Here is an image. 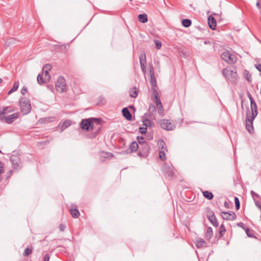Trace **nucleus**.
Wrapping results in <instances>:
<instances>
[{
	"mask_svg": "<svg viewBox=\"0 0 261 261\" xmlns=\"http://www.w3.org/2000/svg\"><path fill=\"white\" fill-rule=\"evenodd\" d=\"M91 120H93L94 122H95V123L98 125V127L96 130V132L94 133V134L93 136V137L94 138L97 135H98L99 132L101 129V123L102 121L101 118H90L83 119L80 123V127L83 130L89 131L90 130Z\"/></svg>",
	"mask_w": 261,
	"mask_h": 261,
	"instance_id": "f257e3e1",
	"label": "nucleus"
},
{
	"mask_svg": "<svg viewBox=\"0 0 261 261\" xmlns=\"http://www.w3.org/2000/svg\"><path fill=\"white\" fill-rule=\"evenodd\" d=\"M223 76L231 83L236 84L238 80V75L234 67L228 66L222 71Z\"/></svg>",
	"mask_w": 261,
	"mask_h": 261,
	"instance_id": "f03ea898",
	"label": "nucleus"
},
{
	"mask_svg": "<svg viewBox=\"0 0 261 261\" xmlns=\"http://www.w3.org/2000/svg\"><path fill=\"white\" fill-rule=\"evenodd\" d=\"M19 104L21 111L24 115L28 114L30 112L32 107L30 101L29 99L25 97L20 98Z\"/></svg>",
	"mask_w": 261,
	"mask_h": 261,
	"instance_id": "7ed1b4c3",
	"label": "nucleus"
},
{
	"mask_svg": "<svg viewBox=\"0 0 261 261\" xmlns=\"http://www.w3.org/2000/svg\"><path fill=\"white\" fill-rule=\"evenodd\" d=\"M56 89L59 93H64L67 91V85L65 79L63 76H59L55 84Z\"/></svg>",
	"mask_w": 261,
	"mask_h": 261,
	"instance_id": "20e7f679",
	"label": "nucleus"
},
{
	"mask_svg": "<svg viewBox=\"0 0 261 261\" xmlns=\"http://www.w3.org/2000/svg\"><path fill=\"white\" fill-rule=\"evenodd\" d=\"M221 57L223 60L229 64L236 63L237 58L236 55L232 54L229 51H225L221 54Z\"/></svg>",
	"mask_w": 261,
	"mask_h": 261,
	"instance_id": "39448f33",
	"label": "nucleus"
},
{
	"mask_svg": "<svg viewBox=\"0 0 261 261\" xmlns=\"http://www.w3.org/2000/svg\"><path fill=\"white\" fill-rule=\"evenodd\" d=\"M138 155L140 157L147 156L150 151V147L148 144L146 142L139 145Z\"/></svg>",
	"mask_w": 261,
	"mask_h": 261,
	"instance_id": "423d86ee",
	"label": "nucleus"
},
{
	"mask_svg": "<svg viewBox=\"0 0 261 261\" xmlns=\"http://www.w3.org/2000/svg\"><path fill=\"white\" fill-rule=\"evenodd\" d=\"M206 215L208 220L214 226L218 227L219 226V222L213 211L207 208Z\"/></svg>",
	"mask_w": 261,
	"mask_h": 261,
	"instance_id": "0eeeda50",
	"label": "nucleus"
},
{
	"mask_svg": "<svg viewBox=\"0 0 261 261\" xmlns=\"http://www.w3.org/2000/svg\"><path fill=\"white\" fill-rule=\"evenodd\" d=\"M160 124L161 128L167 130H173L175 127V126L173 122L170 120L167 119H163L161 121Z\"/></svg>",
	"mask_w": 261,
	"mask_h": 261,
	"instance_id": "6e6552de",
	"label": "nucleus"
},
{
	"mask_svg": "<svg viewBox=\"0 0 261 261\" xmlns=\"http://www.w3.org/2000/svg\"><path fill=\"white\" fill-rule=\"evenodd\" d=\"M10 160L13 164V168L15 169H20L21 167V163L19 156L15 154L11 155Z\"/></svg>",
	"mask_w": 261,
	"mask_h": 261,
	"instance_id": "1a4fd4ad",
	"label": "nucleus"
},
{
	"mask_svg": "<svg viewBox=\"0 0 261 261\" xmlns=\"http://www.w3.org/2000/svg\"><path fill=\"white\" fill-rule=\"evenodd\" d=\"M50 79V75L47 71L46 73L39 74L37 76V82L39 85H43L48 82Z\"/></svg>",
	"mask_w": 261,
	"mask_h": 261,
	"instance_id": "9d476101",
	"label": "nucleus"
},
{
	"mask_svg": "<svg viewBox=\"0 0 261 261\" xmlns=\"http://www.w3.org/2000/svg\"><path fill=\"white\" fill-rule=\"evenodd\" d=\"M221 216L223 219L226 220H233L237 218L236 213L232 211L222 212H221Z\"/></svg>",
	"mask_w": 261,
	"mask_h": 261,
	"instance_id": "9b49d317",
	"label": "nucleus"
},
{
	"mask_svg": "<svg viewBox=\"0 0 261 261\" xmlns=\"http://www.w3.org/2000/svg\"><path fill=\"white\" fill-rule=\"evenodd\" d=\"M19 115L18 113H15L7 117L2 116V118L3 120L4 119L7 123L10 124L16 119L19 117Z\"/></svg>",
	"mask_w": 261,
	"mask_h": 261,
	"instance_id": "f8f14e48",
	"label": "nucleus"
},
{
	"mask_svg": "<svg viewBox=\"0 0 261 261\" xmlns=\"http://www.w3.org/2000/svg\"><path fill=\"white\" fill-rule=\"evenodd\" d=\"M69 212L74 218H77L80 215V213L77 210V206L73 204L70 206Z\"/></svg>",
	"mask_w": 261,
	"mask_h": 261,
	"instance_id": "ddd939ff",
	"label": "nucleus"
},
{
	"mask_svg": "<svg viewBox=\"0 0 261 261\" xmlns=\"http://www.w3.org/2000/svg\"><path fill=\"white\" fill-rule=\"evenodd\" d=\"M164 172L169 178L172 179L174 176V169L172 166H166L164 168Z\"/></svg>",
	"mask_w": 261,
	"mask_h": 261,
	"instance_id": "4468645a",
	"label": "nucleus"
},
{
	"mask_svg": "<svg viewBox=\"0 0 261 261\" xmlns=\"http://www.w3.org/2000/svg\"><path fill=\"white\" fill-rule=\"evenodd\" d=\"M257 115V112L254 111L253 112H250L249 111L246 114V122H253Z\"/></svg>",
	"mask_w": 261,
	"mask_h": 261,
	"instance_id": "2eb2a0df",
	"label": "nucleus"
},
{
	"mask_svg": "<svg viewBox=\"0 0 261 261\" xmlns=\"http://www.w3.org/2000/svg\"><path fill=\"white\" fill-rule=\"evenodd\" d=\"M195 244L198 248L207 247V243L204 239L201 238H198L196 239Z\"/></svg>",
	"mask_w": 261,
	"mask_h": 261,
	"instance_id": "dca6fc26",
	"label": "nucleus"
},
{
	"mask_svg": "<svg viewBox=\"0 0 261 261\" xmlns=\"http://www.w3.org/2000/svg\"><path fill=\"white\" fill-rule=\"evenodd\" d=\"M208 24L211 29L213 30H215L217 22L215 18L212 15H210L208 17Z\"/></svg>",
	"mask_w": 261,
	"mask_h": 261,
	"instance_id": "f3484780",
	"label": "nucleus"
},
{
	"mask_svg": "<svg viewBox=\"0 0 261 261\" xmlns=\"http://www.w3.org/2000/svg\"><path fill=\"white\" fill-rule=\"evenodd\" d=\"M140 64L141 69L146 68V58L145 53L142 54L139 57Z\"/></svg>",
	"mask_w": 261,
	"mask_h": 261,
	"instance_id": "a211bd4d",
	"label": "nucleus"
},
{
	"mask_svg": "<svg viewBox=\"0 0 261 261\" xmlns=\"http://www.w3.org/2000/svg\"><path fill=\"white\" fill-rule=\"evenodd\" d=\"M123 116L126 118V120L130 121L132 119V116L129 111L127 108H124L122 110Z\"/></svg>",
	"mask_w": 261,
	"mask_h": 261,
	"instance_id": "6ab92c4d",
	"label": "nucleus"
},
{
	"mask_svg": "<svg viewBox=\"0 0 261 261\" xmlns=\"http://www.w3.org/2000/svg\"><path fill=\"white\" fill-rule=\"evenodd\" d=\"M14 111V109L11 107H5L3 109V111L0 112V119L3 120L2 116H4L5 114L8 113H11Z\"/></svg>",
	"mask_w": 261,
	"mask_h": 261,
	"instance_id": "aec40b11",
	"label": "nucleus"
},
{
	"mask_svg": "<svg viewBox=\"0 0 261 261\" xmlns=\"http://www.w3.org/2000/svg\"><path fill=\"white\" fill-rule=\"evenodd\" d=\"M153 94L154 96V101L156 104V106L160 105L161 103H162L159 94L155 88H153Z\"/></svg>",
	"mask_w": 261,
	"mask_h": 261,
	"instance_id": "412c9836",
	"label": "nucleus"
},
{
	"mask_svg": "<svg viewBox=\"0 0 261 261\" xmlns=\"http://www.w3.org/2000/svg\"><path fill=\"white\" fill-rule=\"evenodd\" d=\"M129 93L131 97L136 98L138 95V90L136 87H133L129 89Z\"/></svg>",
	"mask_w": 261,
	"mask_h": 261,
	"instance_id": "4be33fe9",
	"label": "nucleus"
},
{
	"mask_svg": "<svg viewBox=\"0 0 261 261\" xmlns=\"http://www.w3.org/2000/svg\"><path fill=\"white\" fill-rule=\"evenodd\" d=\"M213 236V231L212 227H209L206 230L205 237L207 240H210Z\"/></svg>",
	"mask_w": 261,
	"mask_h": 261,
	"instance_id": "5701e85b",
	"label": "nucleus"
},
{
	"mask_svg": "<svg viewBox=\"0 0 261 261\" xmlns=\"http://www.w3.org/2000/svg\"><path fill=\"white\" fill-rule=\"evenodd\" d=\"M156 112V108L154 104L150 103L149 106L148 113L149 116H154V114Z\"/></svg>",
	"mask_w": 261,
	"mask_h": 261,
	"instance_id": "b1692460",
	"label": "nucleus"
},
{
	"mask_svg": "<svg viewBox=\"0 0 261 261\" xmlns=\"http://www.w3.org/2000/svg\"><path fill=\"white\" fill-rule=\"evenodd\" d=\"M130 149L131 150V152H135L139 149V146L136 141H134L131 143L129 145Z\"/></svg>",
	"mask_w": 261,
	"mask_h": 261,
	"instance_id": "393cba45",
	"label": "nucleus"
},
{
	"mask_svg": "<svg viewBox=\"0 0 261 261\" xmlns=\"http://www.w3.org/2000/svg\"><path fill=\"white\" fill-rule=\"evenodd\" d=\"M202 194L203 196L208 200H211L214 197L213 194L211 192L208 191H204L202 192Z\"/></svg>",
	"mask_w": 261,
	"mask_h": 261,
	"instance_id": "a878e982",
	"label": "nucleus"
},
{
	"mask_svg": "<svg viewBox=\"0 0 261 261\" xmlns=\"http://www.w3.org/2000/svg\"><path fill=\"white\" fill-rule=\"evenodd\" d=\"M159 150H164L167 151V147L165 142L163 140H160L158 142Z\"/></svg>",
	"mask_w": 261,
	"mask_h": 261,
	"instance_id": "bb28decb",
	"label": "nucleus"
},
{
	"mask_svg": "<svg viewBox=\"0 0 261 261\" xmlns=\"http://www.w3.org/2000/svg\"><path fill=\"white\" fill-rule=\"evenodd\" d=\"M138 19L142 23H146L148 21L147 15L146 14H139Z\"/></svg>",
	"mask_w": 261,
	"mask_h": 261,
	"instance_id": "cd10ccee",
	"label": "nucleus"
},
{
	"mask_svg": "<svg viewBox=\"0 0 261 261\" xmlns=\"http://www.w3.org/2000/svg\"><path fill=\"white\" fill-rule=\"evenodd\" d=\"M71 124V122L70 120H66L63 122V123L61 124V129L62 130H64L68 126H69Z\"/></svg>",
	"mask_w": 261,
	"mask_h": 261,
	"instance_id": "c85d7f7f",
	"label": "nucleus"
},
{
	"mask_svg": "<svg viewBox=\"0 0 261 261\" xmlns=\"http://www.w3.org/2000/svg\"><path fill=\"white\" fill-rule=\"evenodd\" d=\"M246 127L249 133H252L254 131L253 122H246Z\"/></svg>",
	"mask_w": 261,
	"mask_h": 261,
	"instance_id": "c756f323",
	"label": "nucleus"
},
{
	"mask_svg": "<svg viewBox=\"0 0 261 261\" xmlns=\"http://www.w3.org/2000/svg\"><path fill=\"white\" fill-rule=\"evenodd\" d=\"M19 83L18 81L15 82L14 84L13 87L8 92V94H10L11 93L16 91L18 87H19Z\"/></svg>",
	"mask_w": 261,
	"mask_h": 261,
	"instance_id": "7c9ffc66",
	"label": "nucleus"
},
{
	"mask_svg": "<svg viewBox=\"0 0 261 261\" xmlns=\"http://www.w3.org/2000/svg\"><path fill=\"white\" fill-rule=\"evenodd\" d=\"M192 24V21L189 19H184L182 20V24L185 28L189 27Z\"/></svg>",
	"mask_w": 261,
	"mask_h": 261,
	"instance_id": "2f4dec72",
	"label": "nucleus"
},
{
	"mask_svg": "<svg viewBox=\"0 0 261 261\" xmlns=\"http://www.w3.org/2000/svg\"><path fill=\"white\" fill-rule=\"evenodd\" d=\"M246 233L248 237L250 238H255V236L254 233V231L253 230L250 229L249 228H247L245 229Z\"/></svg>",
	"mask_w": 261,
	"mask_h": 261,
	"instance_id": "473e14b6",
	"label": "nucleus"
},
{
	"mask_svg": "<svg viewBox=\"0 0 261 261\" xmlns=\"http://www.w3.org/2000/svg\"><path fill=\"white\" fill-rule=\"evenodd\" d=\"M150 83L152 86V90L156 86V81L155 76L150 77Z\"/></svg>",
	"mask_w": 261,
	"mask_h": 261,
	"instance_id": "72a5a7b5",
	"label": "nucleus"
},
{
	"mask_svg": "<svg viewBox=\"0 0 261 261\" xmlns=\"http://www.w3.org/2000/svg\"><path fill=\"white\" fill-rule=\"evenodd\" d=\"M148 66H149L148 70H149V73L150 77L155 76L154 75V67H153L152 64L151 63L149 64Z\"/></svg>",
	"mask_w": 261,
	"mask_h": 261,
	"instance_id": "f704fd0d",
	"label": "nucleus"
},
{
	"mask_svg": "<svg viewBox=\"0 0 261 261\" xmlns=\"http://www.w3.org/2000/svg\"><path fill=\"white\" fill-rule=\"evenodd\" d=\"M52 66L50 64H46L42 69L43 73H46V71L48 73V71L51 70Z\"/></svg>",
	"mask_w": 261,
	"mask_h": 261,
	"instance_id": "c9c22d12",
	"label": "nucleus"
},
{
	"mask_svg": "<svg viewBox=\"0 0 261 261\" xmlns=\"http://www.w3.org/2000/svg\"><path fill=\"white\" fill-rule=\"evenodd\" d=\"M251 103V111L250 112H253L254 111L257 112V105L255 101H252Z\"/></svg>",
	"mask_w": 261,
	"mask_h": 261,
	"instance_id": "e433bc0d",
	"label": "nucleus"
},
{
	"mask_svg": "<svg viewBox=\"0 0 261 261\" xmlns=\"http://www.w3.org/2000/svg\"><path fill=\"white\" fill-rule=\"evenodd\" d=\"M32 249H30L29 247H27V248L25 249L23 253V255L24 256H28L32 253Z\"/></svg>",
	"mask_w": 261,
	"mask_h": 261,
	"instance_id": "4c0bfd02",
	"label": "nucleus"
},
{
	"mask_svg": "<svg viewBox=\"0 0 261 261\" xmlns=\"http://www.w3.org/2000/svg\"><path fill=\"white\" fill-rule=\"evenodd\" d=\"M165 151H166L164 150H159V158L162 161H163L166 159Z\"/></svg>",
	"mask_w": 261,
	"mask_h": 261,
	"instance_id": "58836bf2",
	"label": "nucleus"
},
{
	"mask_svg": "<svg viewBox=\"0 0 261 261\" xmlns=\"http://www.w3.org/2000/svg\"><path fill=\"white\" fill-rule=\"evenodd\" d=\"M152 122L148 119H145L143 120V124L146 127L151 126L152 125Z\"/></svg>",
	"mask_w": 261,
	"mask_h": 261,
	"instance_id": "ea45409f",
	"label": "nucleus"
},
{
	"mask_svg": "<svg viewBox=\"0 0 261 261\" xmlns=\"http://www.w3.org/2000/svg\"><path fill=\"white\" fill-rule=\"evenodd\" d=\"M244 74L245 75V77L246 79V80L248 81V82H250L251 81V74L249 73V72L248 71V70H245V72H244Z\"/></svg>",
	"mask_w": 261,
	"mask_h": 261,
	"instance_id": "a19ab883",
	"label": "nucleus"
},
{
	"mask_svg": "<svg viewBox=\"0 0 261 261\" xmlns=\"http://www.w3.org/2000/svg\"><path fill=\"white\" fill-rule=\"evenodd\" d=\"M157 109L158 110L159 113L161 115L163 116L164 113V110H163V107L162 106V103H161L160 105L156 106Z\"/></svg>",
	"mask_w": 261,
	"mask_h": 261,
	"instance_id": "79ce46f5",
	"label": "nucleus"
},
{
	"mask_svg": "<svg viewBox=\"0 0 261 261\" xmlns=\"http://www.w3.org/2000/svg\"><path fill=\"white\" fill-rule=\"evenodd\" d=\"M234 203L236 205V208L238 210L240 207V203L239 198L237 197H234Z\"/></svg>",
	"mask_w": 261,
	"mask_h": 261,
	"instance_id": "37998d69",
	"label": "nucleus"
},
{
	"mask_svg": "<svg viewBox=\"0 0 261 261\" xmlns=\"http://www.w3.org/2000/svg\"><path fill=\"white\" fill-rule=\"evenodd\" d=\"M154 43L155 44V47L156 49H160L162 46V43L161 42L158 40H154Z\"/></svg>",
	"mask_w": 261,
	"mask_h": 261,
	"instance_id": "c03bdc74",
	"label": "nucleus"
},
{
	"mask_svg": "<svg viewBox=\"0 0 261 261\" xmlns=\"http://www.w3.org/2000/svg\"><path fill=\"white\" fill-rule=\"evenodd\" d=\"M226 229L220 230L219 231V236L217 237L218 239H220L226 232Z\"/></svg>",
	"mask_w": 261,
	"mask_h": 261,
	"instance_id": "a18cd8bd",
	"label": "nucleus"
},
{
	"mask_svg": "<svg viewBox=\"0 0 261 261\" xmlns=\"http://www.w3.org/2000/svg\"><path fill=\"white\" fill-rule=\"evenodd\" d=\"M143 140H144V138L143 137H139V136L137 137V140L138 141L139 145L146 142L145 141H144Z\"/></svg>",
	"mask_w": 261,
	"mask_h": 261,
	"instance_id": "49530a36",
	"label": "nucleus"
},
{
	"mask_svg": "<svg viewBox=\"0 0 261 261\" xmlns=\"http://www.w3.org/2000/svg\"><path fill=\"white\" fill-rule=\"evenodd\" d=\"M254 201L256 206L259 209L260 211H261V201L255 200V199Z\"/></svg>",
	"mask_w": 261,
	"mask_h": 261,
	"instance_id": "de8ad7c7",
	"label": "nucleus"
},
{
	"mask_svg": "<svg viewBox=\"0 0 261 261\" xmlns=\"http://www.w3.org/2000/svg\"><path fill=\"white\" fill-rule=\"evenodd\" d=\"M139 129H140V132L141 133V134H145L146 133L147 128L146 127H140Z\"/></svg>",
	"mask_w": 261,
	"mask_h": 261,
	"instance_id": "09e8293b",
	"label": "nucleus"
},
{
	"mask_svg": "<svg viewBox=\"0 0 261 261\" xmlns=\"http://www.w3.org/2000/svg\"><path fill=\"white\" fill-rule=\"evenodd\" d=\"M27 92H28V89H27V87L23 86L21 90V94L22 95H24L27 93Z\"/></svg>",
	"mask_w": 261,
	"mask_h": 261,
	"instance_id": "8fccbe9b",
	"label": "nucleus"
},
{
	"mask_svg": "<svg viewBox=\"0 0 261 261\" xmlns=\"http://www.w3.org/2000/svg\"><path fill=\"white\" fill-rule=\"evenodd\" d=\"M237 226L243 228L245 230V229H246L247 228L245 226V225H244V224L243 222H240V223H237Z\"/></svg>",
	"mask_w": 261,
	"mask_h": 261,
	"instance_id": "3c124183",
	"label": "nucleus"
},
{
	"mask_svg": "<svg viewBox=\"0 0 261 261\" xmlns=\"http://www.w3.org/2000/svg\"><path fill=\"white\" fill-rule=\"evenodd\" d=\"M99 102L101 104L103 105L106 103V99L103 97H102V96L99 97Z\"/></svg>",
	"mask_w": 261,
	"mask_h": 261,
	"instance_id": "603ef678",
	"label": "nucleus"
},
{
	"mask_svg": "<svg viewBox=\"0 0 261 261\" xmlns=\"http://www.w3.org/2000/svg\"><path fill=\"white\" fill-rule=\"evenodd\" d=\"M59 229L61 231H64L65 229V226L63 224H60L59 225Z\"/></svg>",
	"mask_w": 261,
	"mask_h": 261,
	"instance_id": "864d4df0",
	"label": "nucleus"
},
{
	"mask_svg": "<svg viewBox=\"0 0 261 261\" xmlns=\"http://www.w3.org/2000/svg\"><path fill=\"white\" fill-rule=\"evenodd\" d=\"M251 195L252 196V197L253 198L254 200L255 199H254L255 197H259V195L255 193L253 191H251Z\"/></svg>",
	"mask_w": 261,
	"mask_h": 261,
	"instance_id": "5fc2aeb1",
	"label": "nucleus"
},
{
	"mask_svg": "<svg viewBox=\"0 0 261 261\" xmlns=\"http://www.w3.org/2000/svg\"><path fill=\"white\" fill-rule=\"evenodd\" d=\"M4 170L3 163L1 162H0V174L4 173Z\"/></svg>",
	"mask_w": 261,
	"mask_h": 261,
	"instance_id": "6e6d98bb",
	"label": "nucleus"
},
{
	"mask_svg": "<svg viewBox=\"0 0 261 261\" xmlns=\"http://www.w3.org/2000/svg\"><path fill=\"white\" fill-rule=\"evenodd\" d=\"M50 258L49 255L46 254L44 256V261H49Z\"/></svg>",
	"mask_w": 261,
	"mask_h": 261,
	"instance_id": "4d7b16f0",
	"label": "nucleus"
},
{
	"mask_svg": "<svg viewBox=\"0 0 261 261\" xmlns=\"http://www.w3.org/2000/svg\"><path fill=\"white\" fill-rule=\"evenodd\" d=\"M255 68L260 72H261V64H259L257 65H255Z\"/></svg>",
	"mask_w": 261,
	"mask_h": 261,
	"instance_id": "13d9d810",
	"label": "nucleus"
},
{
	"mask_svg": "<svg viewBox=\"0 0 261 261\" xmlns=\"http://www.w3.org/2000/svg\"><path fill=\"white\" fill-rule=\"evenodd\" d=\"M94 123H95V122H94L93 120H91L90 130H92L94 129Z\"/></svg>",
	"mask_w": 261,
	"mask_h": 261,
	"instance_id": "bf43d9fd",
	"label": "nucleus"
},
{
	"mask_svg": "<svg viewBox=\"0 0 261 261\" xmlns=\"http://www.w3.org/2000/svg\"><path fill=\"white\" fill-rule=\"evenodd\" d=\"M224 205V206L227 208H228L229 207V204L227 201H225Z\"/></svg>",
	"mask_w": 261,
	"mask_h": 261,
	"instance_id": "052dcab7",
	"label": "nucleus"
},
{
	"mask_svg": "<svg viewBox=\"0 0 261 261\" xmlns=\"http://www.w3.org/2000/svg\"><path fill=\"white\" fill-rule=\"evenodd\" d=\"M248 97L250 100V102H251L252 101H254V100L253 99V97H252L251 95L250 94H249L248 95Z\"/></svg>",
	"mask_w": 261,
	"mask_h": 261,
	"instance_id": "680f3d73",
	"label": "nucleus"
},
{
	"mask_svg": "<svg viewBox=\"0 0 261 261\" xmlns=\"http://www.w3.org/2000/svg\"><path fill=\"white\" fill-rule=\"evenodd\" d=\"M219 229H220V230L226 229L225 228L224 225L223 224H222L220 225Z\"/></svg>",
	"mask_w": 261,
	"mask_h": 261,
	"instance_id": "e2e57ef3",
	"label": "nucleus"
},
{
	"mask_svg": "<svg viewBox=\"0 0 261 261\" xmlns=\"http://www.w3.org/2000/svg\"><path fill=\"white\" fill-rule=\"evenodd\" d=\"M12 173H13V171L12 170H9V171L8 172L9 175L7 177V179H8L12 175Z\"/></svg>",
	"mask_w": 261,
	"mask_h": 261,
	"instance_id": "0e129e2a",
	"label": "nucleus"
},
{
	"mask_svg": "<svg viewBox=\"0 0 261 261\" xmlns=\"http://www.w3.org/2000/svg\"><path fill=\"white\" fill-rule=\"evenodd\" d=\"M141 70L144 75H145L146 73V68L141 69Z\"/></svg>",
	"mask_w": 261,
	"mask_h": 261,
	"instance_id": "69168bd1",
	"label": "nucleus"
},
{
	"mask_svg": "<svg viewBox=\"0 0 261 261\" xmlns=\"http://www.w3.org/2000/svg\"><path fill=\"white\" fill-rule=\"evenodd\" d=\"M7 41H8L9 43H11V42H12L13 41V38H11L9 40H7Z\"/></svg>",
	"mask_w": 261,
	"mask_h": 261,
	"instance_id": "338daca9",
	"label": "nucleus"
},
{
	"mask_svg": "<svg viewBox=\"0 0 261 261\" xmlns=\"http://www.w3.org/2000/svg\"><path fill=\"white\" fill-rule=\"evenodd\" d=\"M256 6L258 8H260V3L259 2H257L256 3Z\"/></svg>",
	"mask_w": 261,
	"mask_h": 261,
	"instance_id": "774afa93",
	"label": "nucleus"
}]
</instances>
